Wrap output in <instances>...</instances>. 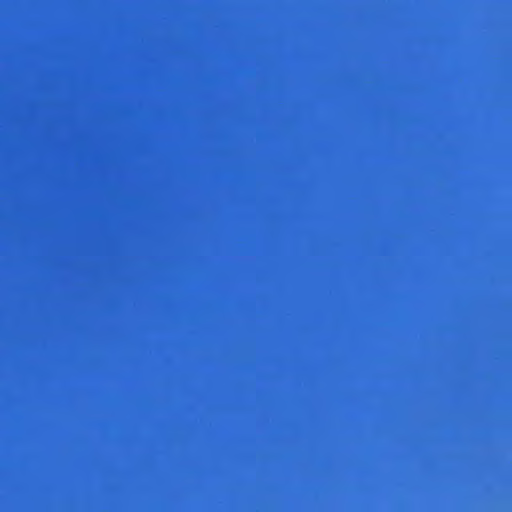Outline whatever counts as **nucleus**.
I'll return each instance as SVG.
<instances>
[{
    "instance_id": "1",
    "label": "nucleus",
    "mask_w": 512,
    "mask_h": 512,
    "mask_svg": "<svg viewBox=\"0 0 512 512\" xmlns=\"http://www.w3.org/2000/svg\"><path fill=\"white\" fill-rule=\"evenodd\" d=\"M449 153H450V154L452 153V150H451V149L449 150Z\"/></svg>"
},
{
    "instance_id": "2",
    "label": "nucleus",
    "mask_w": 512,
    "mask_h": 512,
    "mask_svg": "<svg viewBox=\"0 0 512 512\" xmlns=\"http://www.w3.org/2000/svg\"><path fill=\"white\" fill-rule=\"evenodd\" d=\"M449 427H450V428L452 427V424H451V423L449 424Z\"/></svg>"
},
{
    "instance_id": "3",
    "label": "nucleus",
    "mask_w": 512,
    "mask_h": 512,
    "mask_svg": "<svg viewBox=\"0 0 512 512\" xmlns=\"http://www.w3.org/2000/svg\"><path fill=\"white\" fill-rule=\"evenodd\" d=\"M449 457H450V458L452 457V454H451V453L449 454Z\"/></svg>"
},
{
    "instance_id": "4",
    "label": "nucleus",
    "mask_w": 512,
    "mask_h": 512,
    "mask_svg": "<svg viewBox=\"0 0 512 512\" xmlns=\"http://www.w3.org/2000/svg\"><path fill=\"white\" fill-rule=\"evenodd\" d=\"M449 471H450V472L452 471V468H451V467L449 468Z\"/></svg>"
},
{
    "instance_id": "5",
    "label": "nucleus",
    "mask_w": 512,
    "mask_h": 512,
    "mask_svg": "<svg viewBox=\"0 0 512 512\" xmlns=\"http://www.w3.org/2000/svg\"><path fill=\"white\" fill-rule=\"evenodd\" d=\"M451 512V511H450Z\"/></svg>"
}]
</instances>
